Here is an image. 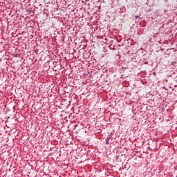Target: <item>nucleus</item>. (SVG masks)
<instances>
[{"instance_id": "1", "label": "nucleus", "mask_w": 177, "mask_h": 177, "mask_svg": "<svg viewBox=\"0 0 177 177\" xmlns=\"http://www.w3.org/2000/svg\"><path fill=\"white\" fill-rule=\"evenodd\" d=\"M138 18H139V16H136V19H138Z\"/></svg>"}]
</instances>
